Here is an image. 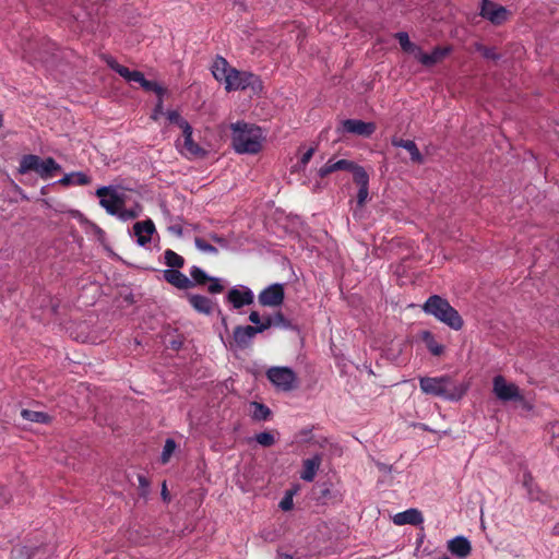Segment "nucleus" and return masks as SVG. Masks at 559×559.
<instances>
[{
    "instance_id": "393cba45",
    "label": "nucleus",
    "mask_w": 559,
    "mask_h": 559,
    "mask_svg": "<svg viewBox=\"0 0 559 559\" xmlns=\"http://www.w3.org/2000/svg\"><path fill=\"white\" fill-rule=\"evenodd\" d=\"M92 181L91 177L84 173L76 171L64 175L58 183L64 187L68 186H87Z\"/></svg>"
},
{
    "instance_id": "0e129e2a",
    "label": "nucleus",
    "mask_w": 559,
    "mask_h": 559,
    "mask_svg": "<svg viewBox=\"0 0 559 559\" xmlns=\"http://www.w3.org/2000/svg\"><path fill=\"white\" fill-rule=\"evenodd\" d=\"M442 559H449V558H448V557H444V558H442Z\"/></svg>"
},
{
    "instance_id": "9b49d317",
    "label": "nucleus",
    "mask_w": 559,
    "mask_h": 559,
    "mask_svg": "<svg viewBox=\"0 0 559 559\" xmlns=\"http://www.w3.org/2000/svg\"><path fill=\"white\" fill-rule=\"evenodd\" d=\"M377 129L374 122H366L358 119H345L337 128L338 132L352 133L364 138H370Z\"/></svg>"
},
{
    "instance_id": "6ab92c4d",
    "label": "nucleus",
    "mask_w": 559,
    "mask_h": 559,
    "mask_svg": "<svg viewBox=\"0 0 559 559\" xmlns=\"http://www.w3.org/2000/svg\"><path fill=\"white\" fill-rule=\"evenodd\" d=\"M322 464V455L316 454L310 459L302 461V471L300 472V478L305 481H312Z\"/></svg>"
},
{
    "instance_id": "c85d7f7f",
    "label": "nucleus",
    "mask_w": 559,
    "mask_h": 559,
    "mask_svg": "<svg viewBox=\"0 0 559 559\" xmlns=\"http://www.w3.org/2000/svg\"><path fill=\"white\" fill-rule=\"evenodd\" d=\"M165 264L173 270H179L185 265V259L171 249L164 251Z\"/></svg>"
},
{
    "instance_id": "4468645a",
    "label": "nucleus",
    "mask_w": 559,
    "mask_h": 559,
    "mask_svg": "<svg viewBox=\"0 0 559 559\" xmlns=\"http://www.w3.org/2000/svg\"><path fill=\"white\" fill-rule=\"evenodd\" d=\"M163 278L178 289L193 287V282L179 270L167 269L163 271Z\"/></svg>"
},
{
    "instance_id": "5701e85b",
    "label": "nucleus",
    "mask_w": 559,
    "mask_h": 559,
    "mask_svg": "<svg viewBox=\"0 0 559 559\" xmlns=\"http://www.w3.org/2000/svg\"><path fill=\"white\" fill-rule=\"evenodd\" d=\"M392 145L395 146V147H403L405 148L409 155H411V160L413 163H416V164H423L424 163V157L421 155V153L419 152L416 143L412 140H404V139H401V138H392V141H391Z\"/></svg>"
},
{
    "instance_id": "20e7f679",
    "label": "nucleus",
    "mask_w": 559,
    "mask_h": 559,
    "mask_svg": "<svg viewBox=\"0 0 559 559\" xmlns=\"http://www.w3.org/2000/svg\"><path fill=\"white\" fill-rule=\"evenodd\" d=\"M35 171L41 179H50L61 171V166L52 158L41 159L38 155L26 154L22 156L19 164V173L27 174Z\"/></svg>"
},
{
    "instance_id": "c9c22d12",
    "label": "nucleus",
    "mask_w": 559,
    "mask_h": 559,
    "mask_svg": "<svg viewBox=\"0 0 559 559\" xmlns=\"http://www.w3.org/2000/svg\"><path fill=\"white\" fill-rule=\"evenodd\" d=\"M109 67L117 72L120 76H122L124 80L129 81L131 75L133 74V70H130L129 68L119 64L117 61L112 60L108 62Z\"/></svg>"
},
{
    "instance_id": "7c9ffc66",
    "label": "nucleus",
    "mask_w": 559,
    "mask_h": 559,
    "mask_svg": "<svg viewBox=\"0 0 559 559\" xmlns=\"http://www.w3.org/2000/svg\"><path fill=\"white\" fill-rule=\"evenodd\" d=\"M21 416L28 421L39 423V424H48L51 420V417L44 412H37L32 409H22Z\"/></svg>"
},
{
    "instance_id": "dca6fc26",
    "label": "nucleus",
    "mask_w": 559,
    "mask_h": 559,
    "mask_svg": "<svg viewBox=\"0 0 559 559\" xmlns=\"http://www.w3.org/2000/svg\"><path fill=\"white\" fill-rule=\"evenodd\" d=\"M258 330L252 325H238L234 329L233 338L238 347L247 348L251 343L254 336L258 334Z\"/></svg>"
},
{
    "instance_id": "58836bf2",
    "label": "nucleus",
    "mask_w": 559,
    "mask_h": 559,
    "mask_svg": "<svg viewBox=\"0 0 559 559\" xmlns=\"http://www.w3.org/2000/svg\"><path fill=\"white\" fill-rule=\"evenodd\" d=\"M166 116L170 123L177 124L181 130H185V123H189L177 110H169L166 112Z\"/></svg>"
},
{
    "instance_id": "e2e57ef3",
    "label": "nucleus",
    "mask_w": 559,
    "mask_h": 559,
    "mask_svg": "<svg viewBox=\"0 0 559 559\" xmlns=\"http://www.w3.org/2000/svg\"><path fill=\"white\" fill-rule=\"evenodd\" d=\"M484 524H485V521H484V519L481 518V525L484 526Z\"/></svg>"
},
{
    "instance_id": "f257e3e1",
    "label": "nucleus",
    "mask_w": 559,
    "mask_h": 559,
    "mask_svg": "<svg viewBox=\"0 0 559 559\" xmlns=\"http://www.w3.org/2000/svg\"><path fill=\"white\" fill-rule=\"evenodd\" d=\"M419 388L423 393L445 401H460L466 393L467 388L456 381L453 377L443 374L439 377H420Z\"/></svg>"
},
{
    "instance_id": "f8f14e48",
    "label": "nucleus",
    "mask_w": 559,
    "mask_h": 559,
    "mask_svg": "<svg viewBox=\"0 0 559 559\" xmlns=\"http://www.w3.org/2000/svg\"><path fill=\"white\" fill-rule=\"evenodd\" d=\"M285 298L284 286L280 283L272 284L260 292L259 304L263 307H278Z\"/></svg>"
},
{
    "instance_id": "37998d69",
    "label": "nucleus",
    "mask_w": 559,
    "mask_h": 559,
    "mask_svg": "<svg viewBox=\"0 0 559 559\" xmlns=\"http://www.w3.org/2000/svg\"><path fill=\"white\" fill-rule=\"evenodd\" d=\"M271 318L274 320L273 326H282V328H288L289 321L285 318V316L278 311L274 316H271Z\"/></svg>"
},
{
    "instance_id": "e433bc0d",
    "label": "nucleus",
    "mask_w": 559,
    "mask_h": 559,
    "mask_svg": "<svg viewBox=\"0 0 559 559\" xmlns=\"http://www.w3.org/2000/svg\"><path fill=\"white\" fill-rule=\"evenodd\" d=\"M194 243H195V247L203 252L211 253V254H217V252H218L214 246L209 243L203 238L195 237Z\"/></svg>"
},
{
    "instance_id": "9d476101",
    "label": "nucleus",
    "mask_w": 559,
    "mask_h": 559,
    "mask_svg": "<svg viewBox=\"0 0 559 559\" xmlns=\"http://www.w3.org/2000/svg\"><path fill=\"white\" fill-rule=\"evenodd\" d=\"M192 127L190 123H185V130H182V141H177V146L180 147V152L188 157H204L206 151L195 143L192 139Z\"/></svg>"
},
{
    "instance_id": "680f3d73",
    "label": "nucleus",
    "mask_w": 559,
    "mask_h": 559,
    "mask_svg": "<svg viewBox=\"0 0 559 559\" xmlns=\"http://www.w3.org/2000/svg\"><path fill=\"white\" fill-rule=\"evenodd\" d=\"M490 58H491V59H495V58H496V56L491 52Z\"/></svg>"
},
{
    "instance_id": "5fc2aeb1",
    "label": "nucleus",
    "mask_w": 559,
    "mask_h": 559,
    "mask_svg": "<svg viewBox=\"0 0 559 559\" xmlns=\"http://www.w3.org/2000/svg\"><path fill=\"white\" fill-rule=\"evenodd\" d=\"M277 559H293V556L284 551H277Z\"/></svg>"
},
{
    "instance_id": "ea45409f",
    "label": "nucleus",
    "mask_w": 559,
    "mask_h": 559,
    "mask_svg": "<svg viewBox=\"0 0 559 559\" xmlns=\"http://www.w3.org/2000/svg\"><path fill=\"white\" fill-rule=\"evenodd\" d=\"M139 491L141 497H146L150 490V481L144 475H138Z\"/></svg>"
},
{
    "instance_id": "a18cd8bd",
    "label": "nucleus",
    "mask_w": 559,
    "mask_h": 559,
    "mask_svg": "<svg viewBox=\"0 0 559 559\" xmlns=\"http://www.w3.org/2000/svg\"><path fill=\"white\" fill-rule=\"evenodd\" d=\"M314 147H310L309 150H307V152L304 153L301 159H300V163L302 165H307L310 159L312 158L313 154H314Z\"/></svg>"
},
{
    "instance_id": "412c9836",
    "label": "nucleus",
    "mask_w": 559,
    "mask_h": 559,
    "mask_svg": "<svg viewBox=\"0 0 559 559\" xmlns=\"http://www.w3.org/2000/svg\"><path fill=\"white\" fill-rule=\"evenodd\" d=\"M233 67L229 66L227 60L221 56H217L212 64V74L216 81L226 85L229 74L233 71Z\"/></svg>"
},
{
    "instance_id": "6e6552de",
    "label": "nucleus",
    "mask_w": 559,
    "mask_h": 559,
    "mask_svg": "<svg viewBox=\"0 0 559 559\" xmlns=\"http://www.w3.org/2000/svg\"><path fill=\"white\" fill-rule=\"evenodd\" d=\"M270 382L277 389L289 392L297 388V376L293 369L288 367H272L266 371Z\"/></svg>"
},
{
    "instance_id": "79ce46f5",
    "label": "nucleus",
    "mask_w": 559,
    "mask_h": 559,
    "mask_svg": "<svg viewBox=\"0 0 559 559\" xmlns=\"http://www.w3.org/2000/svg\"><path fill=\"white\" fill-rule=\"evenodd\" d=\"M274 320L271 318V316H266L263 319L260 320L259 325H254L259 333H262L266 330H269L271 326H273Z\"/></svg>"
},
{
    "instance_id": "864d4df0",
    "label": "nucleus",
    "mask_w": 559,
    "mask_h": 559,
    "mask_svg": "<svg viewBox=\"0 0 559 559\" xmlns=\"http://www.w3.org/2000/svg\"><path fill=\"white\" fill-rule=\"evenodd\" d=\"M157 97H158V100H157V104L154 109L155 115L163 114V97L164 96H157Z\"/></svg>"
},
{
    "instance_id": "7ed1b4c3",
    "label": "nucleus",
    "mask_w": 559,
    "mask_h": 559,
    "mask_svg": "<svg viewBox=\"0 0 559 559\" xmlns=\"http://www.w3.org/2000/svg\"><path fill=\"white\" fill-rule=\"evenodd\" d=\"M421 309L426 314L432 316L452 330L459 331L463 328L464 321L459 311L439 295L428 297Z\"/></svg>"
},
{
    "instance_id": "aec40b11",
    "label": "nucleus",
    "mask_w": 559,
    "mask_h": 559,
    "mask_svg": "<svg viewBox=\"0 0 559 559\" xmlns=\"http://www.w3.org/2000/svg\"><path fill=\"white\" fill-rule=\"evenodd\" d=\"M190 306L199 313L211 314L214 309V302L206 296L198 294H189L187 296Z\"/></svg>"
},
{
    "instance_id": "6e6d98bb",
    "label": "nucleus",
    "mask_w": 559,
    "mask_h": 559,
    "mask_svg": "<svg viewBox=\"0 0 559 559\" xmlns=\"http://www.w3.org/2000/svg\"><path fill=\"white\" fill-rule=\"evenodd\" d=\"M162 496L164 500H168V491L165 481L163 483Z\"/></svg>"
},
{
    "instance_id": "a211bd4d",
    "label": "nucleus",
    "mask_w": 559,
    "mask_h": 559,
    "mask_svg": "<svg viewBox=\"0 0 559 559\" xmlns=\"http://www.w3.org/2000/svg\"><path fill=\"white\" fill-rule=\"evenodd\" d=\"M448 550L459 558H466L472 552L469 540L464 536H456L448 542Z\"/></svg>"
},
{
    "instance_id": "ddd939ff",
    "label": "nucleus",
    "mask_w": 559,
    "mask_h": 559,
    "mask_svg": "<svg viewBox=\"0 0 559 559\" xmlns=\"http://www.w3.org/2000/svg\"><path fill=\"white\" fill-rule=\"evenodd\" d=\"M226 301L235 309L252 305L254 301L253 292L247 286L233 287L226 295Z\"/></svg>"
},
{
    "instance_id": "13d9d810",
    "label": "nucleus",
    "mask_w": 559,
    "mask_h": 559,
    "mask_svg": "<svg viewBox=\"0 0 559 559\" xmlns=\"http://www.w3.org/2000/svg\"><path fill=\"white\" fill-rule=\"evenodd\" d=\"M554 534L559 535V523L554 526Z\"/></svg>"
},
{
    "instance_id": "39448f33",
    "label": "nucleus",
    "mask_w": 559,
    "mask_h": 559,
    "mask_svg": "<svg viewBox=\"0 0 559 559\" xmlns=\"http://www.w3.org/2000/svg\"><path fill=\"white\" fill-rule=\"evenodd\" d=\"M492 384L496 396L503 403L514 402L524 411L533 408L532 403L523 396L515 383L507 381L502 376H497L493 378Z\"/></svg>"
},
{
    "instance_id": "de8ad7c7",
    "label": "nucleus",
    "mask_w": 559,
    "mask_h": 559,
    "mask_svg": "<svg viewBox=\"0 0 559 559\" xmlns=\"http://www.w3.org/2000/svg\"><path fill=\"white\" fill-rule=\"evenodd\" d=\"M483 17L489 19V0H481V12Z\"/></svg>"
},
{
    "instance_id": "8fccbe9b",
    "label": "nucleus",
    "mask_w": 559,
    "mask_h": 559,
    "mask_svg": "<svg viewBox=\"0 0 559 559\" xmlns=\"http://www.w3.org/2000/svg\"><path fill=\"white\" fill-rule=\"evenodd\" d=\"M10 500V496L8 495L5 488L0 487V504H5Z\"/></svg>"
},
{
    "instance_id": "4c0bfd02",
    "label": "nucleus",
    "mask_w": 559,
    "mask_h": 559,
    "mask_svg": "<svg viewBox=\"0 0 559 559\" xmlns=\"http://www.w3.org/2000/svg\"><path fill=\"white\" fill-rule=\"evenodd\" d=\"M257 442L262 447H271L275 443V438L272 433L267 431L260 432L255 435Z\"/></svg>"
},
{
    "instance_id": "423d86ee",
    "label": "nucleus",
    "mask_w": 559,
    "mask_h": 559,
    "mask_svg": "<svg viewBox=\"0 0 559 559\" xmlns=\"http://www.w3.org/2000/svg\"><path fill=\"white\" fill-rule=\"evenodd\" d=\"M96 195L99 198V204L110 215H117L120 218H126L124 199L117 193L111 187H100L96 190Z\"/></svg>"
},
{
    "instance_id": "72a5a7b5",
    "label": "nucleus",
    "mask_w": 559,
    "mask_h": 559,
    "mask_svg": "<svg viewBox=\"0 0 559 559\" xmlns=\"http://www.w3.org/2000/svg\"><path fill=\"white\" fill-rule=\"evenodd\" d=\"M523 486L527 489V495L531 500H540L539 492L535 490L533 477L528 473H524L523 475Z\"/></svg>"
},
{
    "instance_id": "473e14b6",
    "label": "nucleus",
    "mask_w": 559,
    "mask_h": 559,
    "mask_svg": "<svg viewBox=\"0 0 559 559\" xmlns=\"http://www.w3.org/2000/svg\"><path fill=\"white\" fill-rule=\"evenodd\" d=\"M140 85L146 92H154L157 96H164L166 93V90L163 86H160L157 82L146 80L145 78H143Z\"/></svg>"
},
{
    "instance_id": "f3484780",
    "label": "nucleus",
    "mask_w": 559,
    "mask_h": 559,
    "mask_svg": "<svg viewBox=\"0 0 559 559\" xmlns=\"http://www.w3.org/2000/svg\"><path fill=\"white\" fill-rule=\"evenodd\" d=\"M134 235L140 246L151 242L152 235L155 231V225L151 219L136 222L133 225Z\"/></svg>"
},
{
    "instance_id": "4d7b16f0",
    "label": "nucleus",
    "mask_w": 559,
    "mask_h": 559,
    "mask_svg": "<svg viewBox=\"0 0 559 559\" xmlns=\"http://www.w3.org/2000/svg\"><path fill=\"white\" fill-rule=\"evenodd\" d=\"M124 211L127 212L126 213L127 217L124 219L135 217V214L132 211H127V210H124Z\"/></svg>"
},
{
    "instance_id": "1a4fd4ad",
    "label": "nucleus",
    "mask_w": 559,
    "mask_h": 559,
    "mask_svg": "<svg viewBox=\"0 0 559 559\" xmlns=\"http://www.w3.org/2000/svg\"><path fill=\"white\" fill-rule=\"evenodd\" d=\"M190 280L193 282V286H204L209 284L207 292L212 295L221 294L225 289L221 278L207 275L201 267L197 265H193L190 269Z\"/></svg>"
},
{
    "instance_id": "a878e982",
    "label": "nucleus",
    "mask_w": 559,
    "mask_h": 559,
    "mask_svg": "<svg viewBox=\"0 0 559 559\" xmlns=\"http://www.w3.org/2000/svg\"><path fill=\"white\" fill-rule=\"evenodd\" d=\"M421 340L431 355L439 357L444 353V346L436 340L430 331H424L421 333Z\"/></svg>"
},
{
    "instance_id": "052dcab7",
    "label": "nucleus",
    "mask_w": 559,
    "mask_h": 559,
    "mask_svg": "<svg viewBox=\"0 0 559 559\" xmlns=\"http://www.w3.org/2000/svg\"><path fill=\"white\" fill-rule=\"evenodd\" d=\"M2 115L0 114V127L2 126Z\"/></svg>"
},
{
    "instance_id": "f03ea898",
    "label": "nucleus",
    "mask_w": 559,
    "mask_h": 559,
    "mask_svg": "<svg viewBox=\"0 0 559 559\" xmlns=\"http://www.w3.org/2000/svg\"><path fill=\"white\" fill-rule=\"evenodd\" d=\"M231 143L239 154H258L262 150L263 134L260 127L242 121L230 126Z\"/></svg>"
},
{
    "instance_id": "49530a36",
    "label": "nucleus",
    "mask_w": 559,
    "mask_h": 559,
    "mask_svg": "<svg viewBox=\"0 0 559 559\" xmlns=\"http://www.w3.org/2000/svg\"><path fill=\"white\" fill-rule=\"evenodd\" d=\"M144 74L141 71L133 70V74L131 75L128 82H134L141 84Z\"/></svg>"
},
{
    "instance_id": "a19ab883",
    "label": "nucleus",
    "mask_w": 559,
    "mask_h": 559,
    "mask_svg": "<svg viewBox=\"0 0 559 559\" xmlns=\"http://www.w3.org/2000/svg\"><path fill=\"white\" fill-rule=\"evenodd\" d=\"M368 194H369V186L359 187L357 197H356V202L359 207H362L365 205V203L368 199Z\"/></svg>"
},
{
    "instance_id": "c756f323",
    "label": "nucleus",
    "mask_w": 559,
    "mask_h": 559,
    "mask_svg": "<svg viewBox=\"0 0 559 559\" xmlns=\"http://www.w3.org/2000/svg\"><path fill=\"white\" fill-rule=\"evenodd\" d=\"M250 406L252 408L251 417L254 420H258V421L267 420L271 417V415H272L271 409L266 405H264L262 403L252 402L250 404Z\"/></svg>"
},
{
    "instance_id": "0eeeda50",
    "label": "nucleus",
    "mask_w": 559,
    "mask_h": 559,
    "mask_svg": "<svg viewBox=\"0 0 559 559\" xmlns=\"http://www.w3.org/2000/svg\"><path fill=\"white\" fill-rule=\"evenodd\" d=\"M261 87L262 82L258 75L247 71H239L236 68L233 69L225 85L227 92L243 91L247 88L258 91L261 90Z\"/></svg>"
},
{
    "instance_id": "3c124183",
    "label": "nucleus",
    "mask_w": 559,
    "mask_h": 559,
    "mask_svg": "<svg viewBox=\"0 0 559 559\" xmlns=\"http://www.w3.org/2000/svg\"><path fill=\"white\" fill-rule=\"evenodd\" d=\"M260 320H261V316L259 314L258 311H251L250 312V314H249V321L250 322H252L255 325H259Z\"/></svg>"
},
{
    "instance_id": "cd10ccee",
    "label": "nucleus",
    "mask_w": 559,
    "mask_h": 559,
    "mask_svg": "<svg viewBox=\"0 0 559 559\" xmlns=\"http://www.w3.org/2000/svg\"><path fill=\"white\" fill-rule=\"evenodd\" d=\"M511 12L504 7L491 3V25H500L509 20Z\"/></svg>"
},
{
    "instance_id": "bb28decb",
    "label": "nucleus",
    "mask_w": 559,
    "mask_h": 559,
    "mask_svg": "<svg viewBox=\"0 0 559 559\" xmlns=\"http://www.w3.org/2000/svg\"><path fill=\"white\" fill-rule=\"evenodd\" d=\"M347 171L353 173V180L358 187L369 186V175L364 167L352 162V166L347 169Z\"/></svg>"
},
{
    "instance_id": "c03bdc74",
    "label": "nucleus",
    "mask_w": 559,
    "mask_h": 559,
    "mask_svg": "<svg viewBox=\"0 0 559 559\" xmlns=\"http://www.w3.org/2000/svg\"><path fill=\"white\" fill-rule=\"evenodd\" d=\"M280 508L283 511H289L293 508V497L292 495H288L284 497L280 502Z\"/></svg>"
},
{
    "instance_id": "4be33fe9",
    "label": "nucleus",
    "mask_w": 559,
    "mask_h": 559,
    "mask_svg": "<svg viewBox=\"0 0 559 559\" xmlns=\"http://www.w3.org/2000/svg\"><path fill=\"white\" fill-rule=\"evenodd\" d=\"M393 522L396 525H419L424 522L423 513L417 509H408L403 512H399L393 516Z\"/></svg>"
},
{
    "instance_id": "09e8293b",
    "label": "nucleus",
    "mask_w": 559,
    "mask_h": 559,
    "mask_svg": "<svg viewBox=\"0 0 559 559\" xmlns=\"http://www.w3.org/2000/svg\"><path fill=\"white\" fill-rule=\"evenodd\" d=\"M547 431L551 433L552 437H559V425L558 424H549L547 426Z\"/></svg>"
},
{
    "instance_id": "f704fd0d",
    "label": "nucleus",
    "mask_w": 559,
    "mask_h": 559,
    "mask_svg": "<svg viewBox=\"0 0 559 559\" xmlns=\"http://www.w3.org/2000/svg\"><path fill=\"white\" fill-rule=\"evenodd\" d=\"M176 447L177 445L174 439H167L165 441L163 452L160 455V461L163 464H166L170 460L174 451L176 450Z\"/></svg>"
},
{
    "instance_id": "603ef678",
    "label": "nucleus",
    "mask_w": 559,
    "mask_h": 559,
    "mask_svg": "<svg viewBox=\"0 0 559 559\" xmlns=\"http://www.w3.org/2000/svg\"><path fill=\"white\" fill-rule=\"evenodd\" d=\"M210 239L221 246H226V240L223 237L218 236L217 234H211Z\"/></svg>"
},
{
    "instance_id": "bf43d9fd",
    "label": "nucleus",
    "mask_w": 559,
    "mask_h": 559,
    "mask_svg": "<svg viewBox=\"0 0 559 559\" xmlns=\"http://www.w3.org/2000/svg\"><path fill=\"white\" fill-rule=\"evenodd\" d=\"M483 55L486 58L489 57V50L487 48H485Z\"/></svg>"
},
{
    "instance_id": "2eb2a0df",
    "label": "nucleus",
    "mask_w": 559,
    "mask_h": 559,
    "mask_svg": "<svg viewBox=\"0 0 559 559\" xmlns=\"http://www.w3.org/2000/svg\"><path fill=\"white\" fill-rule=\"evenodd\" d=\"M449 48L445 47H436L432 52L426 53L423 52L421 49H417V53L415 57L418 61L425 67H432L439 62H441L449 53Z\"/></svg>"
},
{
    "instance_id": "b1692460",
    "label": "nucleus",
    "mask_w": 559,
    "mask_h": 559,
    "mask_svg": "<svg viewBox=\"0 0 559 559\" xmlns=\"http://www.w3.org/2000/svg\"><path fill=\"white\" fill-rule=\"evenodd\" d=\"M352 166V160L348 159H340L333 160L329 159L319 170L318 176L320 178H325L330 174L338 170H346Z\"/></svg>"
},
{
    "instance_id": "2f4dec72",
    "label": "nucleus",
    "mask_w": 559,
    "mask_h": 559,
    "mask_svg": "<svg viewBox=\"0 0 559 559\" xmlns=\"http://www.w3.org/2000/svg\"><path fill=\"white\" fill-rule=\"evenodd\" d=\"M395 38L399 40V44L401 46V48L405 51V52H414V53H417V49H419L418 47H416L411 40H409V37H408V34L405 33V32H400V33H396L395 34Z\"/></svg>"
}]
</instances>
